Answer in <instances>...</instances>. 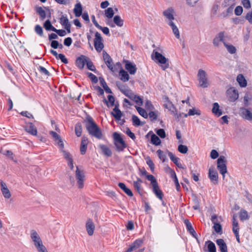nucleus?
I'll use <instances>...</instances> for the list:
<instances>
[{
    "mask_svg": "<svg viewBox=\"0 0 252 252\" xmlns=\"http://www.w3.org/2000/svg\"><path fill=\"white\" fill-rule=\"evenodd\" d=\"M151 58L163 70L166 71L169 68V59L164 55L162 48L158 47L154 49L152 53Z\"/></svg>",
    "mask_w": 252,
    "mask_h": 252,
    "instance_id": "1",
    "label": "nucleus"
},
{
    "mask_svg": "<svg viewBox=\"0 0 252 252\" xmlns=\"http://www.w3.org/2000/svg\"><path fill=\"white\" fill-rule=\"evenodd\" d=\"M86 127L91 135L98 139L102 137L100 129L90 117H87L86 119Z\"/></svg>",
    "mask_w": 252,
    "mask_h": 252,
    "instance_id": "2",
    "label": "nucleus"
},
{
    "mask_svg": "<svg viewBox=\"0 0 252 252\" xmlns=\"http://www.w3.org/2000/svg\"><path fill=\"white\" fill-rule=\"evenodd\" d=\"M102 54L105 63L112 72H117L121 68V64L120 63L113 64L111 58L106 52L103 51Z\"/></svg>",
    "mask_w": 252,
    "mask_h": 252,
    "instance_id": "3",
    "label": "nucleus"
},
{
    "mask_svg": "<svg viewBox=\"0 0 252 252\" xmlns=\"http://www.w3.org/2000/svg\"><path fill=\"white\" fill-rule=\"evenodd\" d=\"M197 78L200 87L206 88L209 87V81L206 71L203 69H199L197 74Z\"/></svg>",
    "mask_w": 252,
    "mask_h": 252,
    "instance_id": "4",
    "label": "nucleus"
},
{
    "mask_svg": "<svg viewBox=\"0 0 252 252\" xmlns=\"http://www.w3.org/2000/svg\"><path fill=\"white\" fill-rule=\"evenodd\" d=\"M49 133L52 136L56 145L58 147L60 152L64 150V142L62 137L54 131H50Z\"/></svg>",
    "mask_w": 252,
    "mask_h": 252,
    "instance_id": "5",
    "label": "nucleus"
},
{
    "mask_svg": "<svg viewBox=\"0 0 252 252\" xmlns=\"http://www.w3.org/2000/svg\"><path fill=\"white\" fill-rule=\"evenodd\" d=\"M226 162L225 158L222 156H220L217 160V168L222 175L223 179L224 178L225 174L227 173Z\"/></svg>",
    "mask_w": 252,
    "mask_h": 252,
    "instance_id": "6",
    "label": "nucleus"
},
{
    "mask_svg": "<svg viewBox=\"0 0 252 252\" xmlns=\"http://www.w3.org/2000/svg\"><path fill=\"white\" fill-rule=\"evenodd\" d=\"M114 144L118 152L123 151L126 147V144L121 136L117 133H114Z\"/></svg>",
    "mask_w": 252,
    "mask_h": 252,
    "instance_id": "7",
    "label": "nucleus"
},
{
    "mask_svg": "<svg viewBox=\"0 0 252 252\" xmlns=\"http://www.w3.org/2000/svg\"><path fill=\"white\" fill-rule=\"evenodd\" d=\"M226 96L230 102L235 101L239 97V93L237 89L234 87L229 88L226 92Z\"/></svg>",
    "mask_w": 252,
    "mask_h": 252,
    "instance_id": "8",
    "label": "nucleus"
},
{
    "mask_svg": "<svg viewBox=\"0 0 252 252\" xmlns=\"http://www.w3.org/2000/svg\"><path fill=\"white\" fill-rule=\"evenodd\" d=\"M103 39L101 34L96 32L95 33V37L94 39V46L95 50L97 52H100L104 47V45L102 42Z\"/></svg>",
    "mask_w": 252,
    "mask_h": 252,
    "instance_id": "9",
    "label": "nucleus"
},
{
    "mask_svg": "<svg viewBox=\"0 0 252 252\" xmlns=\"http://www.w3.org/2000/svg\"><path fill=\"white\" fill-rule=\"evenodd\" d=\"M0 189L5 199H9L11 197V193L7 184L3 181H0Z\"/></svg>",
    "mask_w": 252,
    "mask_h": 252,
    "instance_id": "10",
    "label": "nucleus"
},
{
    "mask_svg": "<svg viewBox=\"0 0 252 252\" xmlns=\"http://www.w3.org/2000/svg\"><path fill=\"white\" fill-rule=\"evenodd\" d=\"M75 178L77 180V186L79 188L81 189L84 186L85 175L83 171L80 170L78 167L75 171Z\"/></svg>",
    "mask_w": 252,
    "mask_h": 252,
    "instance_id": "11",
    "label": "nucleus"
},
{
    "mask_svg": "<svg viewBox=\"0 0 252 252\" xmlns=\"http://www.w3.org/2000/svg\"><path fill=\"white\" fill-rule=\"evenodd\" d=\"M62 153L63 158L67 162V165L71 170H73L74 168V161L72 155L66 150H62L61 152Z\"/></svg>",
    "mask_w": 252,
    "mask_h": 252,
    "instance_id": "12",
    "label": "nucleus"
},
{
    "mask_svg": "<svg viewBox=\"0 0 252 252\" xmlns=\"http://www.w3.org/2000/svg\"><path fill=\"white\" fill-rule=\"evenodd\" d=\"M85 228L89 236L94 235L95 229V225L94 221L90 218L87 220L85 223Z\"/></svg>",
    "mask_w": 252,
    "mask_h": 252,
    "instance_id": "13",
    "label": "nucleus"
},
{
    "mask_svg": "<svg viewBox=\"0 0 252 252\" xmlns=\"http://www.w3.org/2000/svg\"><path fill=\"white\" fill-rule=\"evenodd\" d=\"M30 236L33 246L43 242L39 234L34 229L31 230Z\"/></svg>",
    "mask_w": 252,
    "mask_h": 252,
    "instance_id": "14",
    "label": "nucleus"
},
{
    "mask_svg": "<svg viewBox=\"0 0 252 252\" xmlns=\"http://www.w3.org/2000/svg\"><path fill=\"white\" fill-rule=\"evenodd\" d=\"M239 115L244 119L252 121V112L246 108L241 107L239 109Z\"/></svg>",
    "mask_w": 252,
    "mask_h": 252,
    "instance_id": "15",
    "label": "nucleus"
},
{
    "mask_svg": "<svg viewBox=\"0 0 252 252\" xmlns=\"http://www.w3.org/2000/svg\"><path fill=\"white\" fill-rule=\"evenodd\" d=\"M224 35L222 32H220L218 33L213 40V45L216 47H220L221 46V43L224 44Z\"/></svg>",
    "mask_w": 252,
    "mask_h": 252,
    "instance_id": "16",
    "label": "nucleus"
},
{
    "mask_svg": "<svg viewBox=\"0 0 252 252\" xmlns=\"http://www.w3.org/2000/svg\"><path fill=\"white\" fill-rule=\"evenodd\" d=\"M209 177L211 182L215 185L218 183V174L217 171L213 167H210L209 170Z\"/></svg>",
    "mask_w": 252,
    "mask_h": 252,
    "instance_id": "17",
    "label": "nucleus"
},
{
    "mask_svg": "<svg viewBox=\"0 0 252 252\" xmlns=\"http://www.w3.org/2000/svg\"><path fill=\"white\" fill-rule=\"evenodd\" d=\"M24 129L26 132L32 135H36L37 131L34 125L32 123H27V125L24 126Z\"/></svg>",
    "mask_w": 252,
    "mask_h": 252,
    "instance_id": "18",
    "label": "nucleus"
},
{
    "mask_svg": "<svg viewBox=\"0 0 252 252\" xmlns=\"http://www.w3.org/2000/svg\"><path fill=\"white\" fill-rule=\"evenodd\" d=\"M174 11L172 8H168L163 12V15L167 20L168 25L170 22H173V20L174 19Z\"/></svg>",
    "mask_w": 252,
    "mask_h": 252,
    "instance_id": "19",
    "label": "nucleus"
},
{
    "mask_svg": "<svg viewBox=\"0 0 252 252\" xmlns=\"http://www.w3.org/2000/svg\"><path fill=\"white\" fill-rule=\"evenodd\" d=\"M88 57L81 55L78 57L76 61V65L80 69H83L84 67L85 63L87 62Z\"/></svg>",
    "mask_w": 252,
    "mask_h": 252,
    "instance_id": "20",
    "label": "nucleus"
},
{
    "mask_svg": "<svg viewBox=\"0 0 252 252\" xmlns=\"http://www.w3.org/2000/svg\"><path fill=\"white\" fill-rule=\"evenodd\" d=\"M165 107L168 110L172 113H174L176 111V109L174 105L170 102L167 97L164 98Z\"/></svg>",
    "mask_w": 252,
    "mask_h": 252,
    "instance_id": "21",
    "label": "nucleus"
},
{
    "mask_svg": "<svg viewBox=\"0 0 252 252\" xmlns=\"http://www.w3.org/2000/svg\"><path fill=\"white\" fill-rule=\"evenodd\" d=\"M183 115L185 118H187L188 116H192L194 115H197L199 116L201 115V112L200 110L196 108V107H193L189 110L188 113L183 114Z\"/></svg>",
    "mask_w": 252,
    "mask_h": 252,
    "instance_id": "22",
    "label": "nucleus"
},
{
    "mask_svg": "<svg viewBox=\"0 0 252 252\" xmlns=\"http://www.w3.org/2000/svg\"><path fill=\"white\" fill-rule=\"evenodd\" d=\"M125 68L130 74H134L137 70L135 64L128 61H126Z\"/></svg>",
    "mask_w": 252,
    "mask_h": 252,
    "instance_id": "23",
    "label": "nucleus"
},
{
    "mask_svg": "<svg viewBox=\"0 0 252 252\" xmlns=\"http://www.w3.org/2000/svg\"><path fill=\"white\" fill-rule=\"evenodd\" d=\"M212 111L217 117H220L222 114V110L220 109V105L217 102L213 103Z\"/></svg>",
    "mask_w": 252,
    "mask_h": 252,
    "instance_id": "24",
    "label": "nucleus"
},
{
    "mask_svg": "<svg viewBox=\"0 0 252 252\" xmlns=\"http://www.w3.org/2000/svg\"><path fill=\"white\" fill-rule=\"evenodd\" d=\"M216 243L218 246L219 247L220 250L221 251V252H228L227 246L223 239H218L217 240Z\"/></svg>",
    "mask_w": 252,
    "mask_h": 252,
    "instance_id": "25",
    "label": "nucleus"
},
{
    "mask_svg": "<svg viewBox=\"0 0 252 252\" xmlns=\"http://www.w3.org/2000/svg\"><path fill=\"white\" fill-rule=\"evenodd\" d=\"M88 145V139L85 137H83L82 139L81 146H80V153L81 155H84L87 151Z\"/></svg>",
    "mask_w": 252,
    "mask_h": 252,
    "instance_id": "26",
    "label": "nucleus"
},
{
    "mask_svg": "<svg viewBox=\"0 0 252 252\" xmlns=\"http://www.w3.org/2000/svg\"><path fill=\"white\" fill-rule=\"evenodd\" d=\"M152 189L156 195L160 200L162 199L163 193L161 190L159 189L158 184L152 186Z\"/></svg>",
    "mask_w": 252,
    "mask_h": 252,
    "instance_id": "27",
    "label": "nucleus"
},
{
    "mask_svg": "<svg viewBox=\"0 0 252 252\" xmlns=\"http://www.w3.org/2000/svg\"><path fill=\"white\" fill-rule=\"evenodd\" d=\"M16 50L17 53L20 57H24L27 54L26 49L21 45L20 42H18Z\"/></svg>",
    "mask_w": 252,
    "mask_h": 252,
    "instance_id": "28",
    "label": "nucleus"
},
{
    "mask_svg": "<svg viewBox=\"0 0 252 252\" xmlns=\"http://www.w3.org/2000/svg\"><path fill=\"white\" fill-rule=\"evenodd\" d=\"M61 23L64 27L65 29L68 32H70V25L69 24L68 19L63 16L61 18Z\"/></svg>",
    "mask_w": 252,
    "mask_h": 252,
    "instance_id": "29",
    "label": "nucleus"
},
{
    "mask_svg": "<svg viewBox=\"0 0 252 252\" xmlns=\"http://www.w3.org/2000/svg\"><path fill=\"white\" fill-rule=\"evenodd\" d=\"M168 156L170 159L179 167L181 168H183L182 165L181 163L179 162V159L177 157H175L173 153L171 152H169Z\"/></svg>",
    "mask_w": 252,
    "mask_h": 252,
    "instance_id": "30",
    "label": "nucleus"
},
{
    "mask_svg": "<svg viewBox=\"0 0 252 252\" xmlns=\"http://www.w3.org/2000/svg\"><path fill=\"white\" fill-rule=\"evenodd\" d=\"M37 252H49L43 242L33 246Z\"/></svg>",
    "mask_w": 252,
    "mask_h": 252,
    "instance_id": "31",
    "label": "nucleus"
},
{
    "mask_svg": "<svg viewBox=\"0 0 252 252\" xmlns=\"http://www.w3.org/2000/svg\"><path fill=\"white\" fill-rule=\"evenodd\" d=\"M119 74L120 76V79L124 82H127L128 81L129 77L127 73L123 69L122 67L119 69Z\"/></svg>",
    "mask_w": 252,
    "mask_h": 252,
    "instance_id": "32",
    "label": "nucleus"
},
{
    "mask_svg": "<svg viewBox=\"0 0 252 252\" xmlns=\"http://www.w3.org/2000/svg\"><path fill=\"white\" fill-rule=\"evenodd\" d=\"M115 13L112 7H108L104 10V17L108 20L111 19Z\"/></svg>",
    "mask_w": 252,
    "mask_h": 252,
    "instance_id": "33",
    "label": "nucleus"
},
{
    "mask_svg": "<svg viewBox=\"0 0 252 252\" xmlns=\"http://www.w3.org/2000/svg\"><path fill=\"white\" fill-rule=\"evenodd\" d=\"M111 114L116 120H121V118L122 116V113L117 107H115L113 111L111 112Z\"/></svg>",
    "mask_w": 252,
    "mask_h": 252,
    "instance_id": "34",
    "label": "nucleus"
},
{
    "mask_svg": "<svg viewBox=\"0 0 252 252\" xmlns=\"http://www.w3.org/2000/svg\"><path fill=\"white\" fill-rule=\"evenodd\" d=\"M118 186L127 195L130 197L133 196V193L131 190L127 188L124 183H119Z\"/></svg>",
    "mask_w": 252,
    "mask_h": 252,
    "instance_id": "35",
    "label": "nucleus"
},
{
    "mask_svg": "<svg viewBox=\"0 0 252 252\" xmlns=\"http://www.w3.org/2000/svg\"><path fill=\"white\" fill-rule=\"evenodd\" d=\"M224 46L226 48L227 52L230 54H233L236 53V48L232 44L229 43L224 42Z\"/></svg>",
    "mask_w": 252,
    "mask_h": 252,
    "instance_id": "36",
    "label": "nucleus"
},
{
    "mask_svg": "<svg viewBox=\"0 0 252 252\" xmlns=\"http://www.w3.org/2000/svg\"><path fill=\"white\" fill-rule=\"evenodd\" d=\"M99 148L101 150L103 154L107 156L110 157L112 155V152L110 149L106 146L104 145H99Z\"/></svg>",
    "mask_w": 252,
    "mask_h": 252,
    "instance_id": "37",
    "label": "nucleus"
},
{
    "mask_svg": "<svg viewBox=\"0 0 252 252\" xmlns=\"http://www.w3.org/2000/svg\"><path fill=\"white\" fill-rule=\"evenodd\" d=\"M82 7L80 3H78L75 5L74 13L76 17H79L82 13Z\"/></svg>",
    "mask_w": 252,
    "mask_h": 252,
    "instance_id": "38",
    "label": "nucleus"
},
{
    "mask_svg": "<svg viewBox=\"0 0 252 252\" xmlns=\"http://www.w3.org/2000/svg\"><path fill=\"white\" fill-rule=\"evenodd\" d=\"M169 25L170 26V27L172 29V32L174 33L175 37L177 39L180 38V32L179 31L178 29L175 25V24L174 23V22H170Z\"/></svg>",
    "mask_w": 252,
    "mask_h": 252,
    "instance_id": "39",
    "label": "nucleus"
},
{
    "mask_svg": "<svg viewBox=\"0 0 252 252\" xmlns=\"http://www.w3.org/2000/svg\"><path fill=\"white\" fill-rule=\"evenodd\" d=\"M237 81L241 87H246L247 81L243 75L239 74L237 77Z\"/></svg>",
    "mask_w": 252,
    "mask_h": 252,
    "instance_id": "40",
    "label": "nucleus"
},
{
    "mask_svg": "<svg viewBox=\"0 0 252 252\" xmlns=\"http://www.w3.org/2000/svg\"><path fill=\"white\" fill-rule=\"evenodd\" d=\"M185 223L186 224L188 231L194 237L196 238L195 232L193 227L192 226L191 223L188 220H185Z\"/></svg>",
    "mask_w": 252,
    "mask_h": 252,
    "instance_id": "41",
    "label": "nucleus"
},
{
    "mask_svg": "<svg viewBox=\"0 0 252 252\" xmlns=\"http://www.w3.org/2000/svg\"><path fill=\"white\" fill-rule=\"evenodd\" d=\"M151 141L153 144L156 146L159 145L161 143V140L159 137L155 134L151 135Z\"/></svg>",
    "mask_w": 252,
    "mask_h": 252,
    "instance_id": "42",
    "label": "nucleus"
},
{
    "mask_svg": "<svg viewBox=\"0 0 252 252\" xmlns=\"http://www.w3.org/2000/svg\"><path fill=\"white\" fill-rule=\"evenodd\" d=\"M113 21L114 23L119 27H122L124 25L123 20L118 15L114 16Z\"/></svg>",
    "mask_w": 252,
    "mask_h": 252,
    "instance_id": "43",
    "label": "nucleus"
},
{
    "mask_svg": "<svg viewBox=\"0 0 252 252\" xmlns=\"http://www.w3.org/2000/svg\"><path fill=\"white\" fill-rule=\"evenodd\" d=\"M121 92L126 96L131 99L134 95V94L130 90L126 88H121Z\"/></svg>",
    "mask_w": 252,
    "mask_h": 252,
    "instance_id": "44",
    "label": "nucleus"
},
{
    "mask_svg": "<svg viewBox=\"0 0 252 252\" xmlns=\"http://www.w3.org/2000/svg\"><path fill=\"white\" fill-rule=\"evenodd\" d=\"M211 220L214 225H215L216 224L220 223L222 221V219L220 217H218L217 215L213 214L211 217Z\"/></svg>",
    "mask_w": 252,
    "mask_h": 252,
    "instance_id": "45",
    "label": "nucleus"
},
{
    "mask_svg": "<svg viewBox=\"0 0 252 252\" xmlns=\"http://www.w3.org/2000/svg\"><path fill=\"white\" fill-rule=\"evenodd\" d=\"M239 218L241 220H244L249 219L248 212L244 210H241L239 213Z\"/></svg>",
    "mask_w": 252,
    "mask_h": 252,
    "instance_id": "46",
    "label": "nucleus"
},
{
    "mask_svg": "<svg viewBox=\"0 0 252 252\" xmlns=\"http://www.w3.org/2000/svg\"><path fill=\"white\" fill-rule=\"evenodd\" d=\"M44 28L47 30V31H56V29L52 26L50 21L49 20H47L45 21L44 24Z\"/></svg>",
    "mask_w": 252,
    "mask_h": 252,
    "instance_id": "47",
    "label": "nucleus"
},
{
    "mask_svg": "<svg viewBox=\"0 0 252 252\" xmlns=\"http://www.w3.org/2000/svg\"><path fill=\"white\" fill-rule=\"evenodd\" d=\"M135 107H136L137 111H138L139 114L141 116H142L144 118H148V115L147 113L146 112V111L144 109H143L142 108H141L139 106H135Z\"/></svg>",
    "mask_w": 252,
    "mask_h": 252,
    "instance_id": "48",
    "label": "nucleus"
},
{
    "mask_svg": "<svg viewBox=\"0 0 252 252\" xmlns=\"http://www.w3.org/2000/svg\"><path fill=\"white\" fill-rule=\"evenodd\" d=\"M105 101L108 107L113 106L114 105L115 99L114 97L111 95H109L108 96V100L105 99Z\"/></svg>",
    "mask_w": 252,
    "mask_h": 252,
    "instance_id": "49",
    "label": "nucleus"
},
{
    "mask_svg": "<svg viewBox=\"0 0 252 252\" xmlns=\"http://www.w3.org/2000/svg\"><path fill=\"white\" fill-rule=\"evenodd\" d=\"M142 180L141 179H140L139 178H137V180L134 181V182H133L134 187L139 192H140L141 184L142 183Z\"/></svg>",
    "mask_w": 252,
    "mask_h": 252,
    "instance_id": "50",
    "label": "nucleus"
},
{
    "mask_svg": "<svg viewBox=\"0 0 252 252\" xmlns=\"http://www.w3.org/2000/svg\"><path fill=\"white\" fill-rule=\"evenodd\" d=\"M143 243V240L142 239H138L136 240L133 244L130 245V247L132 249L135 250L138 248Z\"/></svg>",
    "mask_w": 252,
    "mask_h": 252,
    "instance_id": "51",
    "label": "nucleus"
},
{
    "mask_svg": "<svg viewBox=\"0 0 252 252\" xmlns=\"http://www.w3.org/2000/svg\"><path fill=\"white\" fill-rule=\"evenodd\" d=\"M178 150L180 153L185 154L188 151V148L186 145L180 144L178 146Z\"/></svg>",
    "mask_w": 252,
    "mask_h": 252,
    "instance_id": "52",
    "label": "nucleus"
},
{
    "mask_svg": "<svg viewBox=\"0 0 252 252\" xmlns=\"http://www.w3.org/2000/svg\"><path fill=\"white\" fill-rule=\"evenodd\" d=\"M133 125L135 126H142L144 124L140 122L139 119L136 116L133 115L132 117Z\"/></svg>",
    "mask_w": 252,
    "mask_h": 252,
    "instance_id": "53",
    "label": "nucleus"
},
{
    "mask_svg": "<svg viewBox=\"0 0 252 252\" xmlns=\"http://www.w3.org/2000/svg\"><path fill=\"white\" fill-rule=\"evenodd\" d=\"M82 129V128L81 125L80 123L76 124L75 128V131L76 135L78 137H80L81 135Z\"/></svg>",
    "mask_w": 252,
    "mask_h": 252,
    "instance_id": "54",
    "label": "nucleus"
},
{
    "mask_svg": "<svg viewBox=\"0 0 252 252\" xmlns=\"http://www.w3.org/2000/svg\"><path fill=\"white\" fill-rule=\"evenodd\" d=\"M36 12L38 13V14L40 15L41 18L42 19H44L46 17V13L44 9L41 7H37L36 8Z\"/></svg>",
    "mask_w": 252,
    "mask_h": 252,
    "instance_id": "55",
    "label": "nucleus"
},
{
    "mask_svg": "<svg viewBox=\"0 0 252 252\" xmlns=\"http://www.w3.org/2000/svg\"><path fill=\"white\" fill-rule=\"evenodd\" d=\"M131 99L134 100L137 104V105L139 106H140L142 104V100L141 98L138 96L134 94V95L133 96L132 98Z\"/></svg>",
    "mask_w": 252,
    "mask_h": 252,
    "instance_id": "56",
    "label": "nucleus"
},
{
    "mask_svg": "<svg viewBox=\"0 0 252 252\" xmlns=\"http://www.w3.org/2000/svg\"><path fill=\"white\" fill-rule=\"evenodd\" d=\"M208 249L209 252H216V248L215 244L211 241H208Z\"/></svg>",
    "mask_w": 252,
    "mask_h": 252,
    "instance_id": "57",
    "label": "nucleus"
},
{
    "mask_svg": "<svg viewBox=\"0 0 252 252\" xmlns=\"http://www.w3.org/2000/svg\"><path fill=\"white\" fill-rule=\"evenodd\" d=\"M157 153L158 155V158L162 160L163 162L165 161L166 155L164 154L163 152L161 150H158L157 151Z\"/></svg>",
    "mask_w": 252,
    "mask_h": 252,
    "instance_id": "58",
    "label": "nucleus"
},
{
    "mask_svg": "<svg viewBox=\"0 0 252 252\" xmlns=\"http://www.w3.org/2000/svg\"><path fill=\"white\" fill-rule=\"evenodd\" d=\"M157 134L161 138H164L166 137V133L163 129L160 128L156 130Z\"/></svg>",
    "mask_w": 252,
    "mask_h": 252,
    "instance_id": "59",
    "label": "nucleus"
},
{
    "mask_svg": "<svg viewBox=\"0 0 252 252\" xmlns=\"http://www.w3.org/2000/svg\"><path fill=\"white\" fill-rule=\"evenodd\" d=\"M213 228L214 229L215 231L219 234H222V227L220 223L219 224H216L215 225H213Z\"/></svg>",
    "mask_w": 252,
    "mask_h": 252,
    "instance_id": "60",
    "label": "nucleus"
},
{
    "mask_svg": "<svg viewBox=\"0 0 252 252\" xmlns=\"http://www.w3.org/2000/svg\"><path fill=\"white\" fill-rule=\"evenodd\" d=\"M38 69L41 73H42L43 75H44L47 77L50 76L49 72L44 67L40 66L38 68Z\"/></svg>",
    "mask_w": 252,
    "mask_h": 252,
    "instance_id": "61",
    "label": "nucleus"
},
{
    "mask_svg": "<svg viewBox=\"0 0 252 252\" xmlns=\"http://www.w3.org/2000/svg\"><path fill=\"white\" fill-rule=\"evenodd\" d=\"M149 117L152 121L157 120L158 117V112L155 111H151L149 114Z\"/></svg>",
    "mask_w": 252,
    "mask_h": 252,
    "instance_id": "62",
    "label": "nucleus"
},
{
    "mask_svg": "<svg viewBox=\"0 0 252 252\" xmlns=\"http://www.w3.org/2000/svg\"><path fill=\"white\" fill-rule=\"evenodd\" d=\"M86 64L88 68L92 71H94L95 69V67L93 65V63L90 61V60L88 58L87 62H86Z\"/></svg>",
    "mask_w": 252,
    "mask_h": 252,
    "instance_id": "63",
    "label": "nucleus"
},
{
    "mask_svg": "<svg viewBox=\"0 0 252 252\" xmlns=\"http://www.w3.org/2000/svg\"><path fill=\"white\" fill-rule=\"evenodd\" d=\"M242 4L246 9H250L251 7V3L250 0H242Z\"/></svg>",
    "mask_w": 252,
    "mask_h": 252,
    "instance_id": "64",
    "label": "nucleus"
}]
</instances>
